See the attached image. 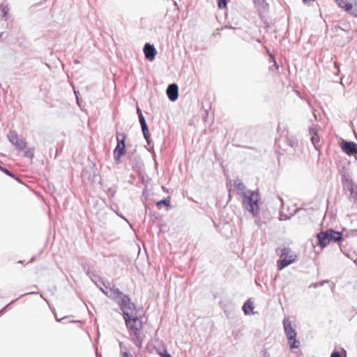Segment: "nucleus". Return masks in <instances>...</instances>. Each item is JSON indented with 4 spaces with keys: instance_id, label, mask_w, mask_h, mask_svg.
Here are the masks:
<instances>
[{
    "instance_id": "obj_1",
    "label": "nucleus",
    "mask_w": 357,
    "mask_h": 357,
    "mask_svg": "<svg viewBox=\"0 0 357 357\" xmlns=\"http://www.w3.org/2000/svg\"><path fill=\"white\" fill-rule=\"evenodd\" d=\"M120 310L122 311V315L125 321V324L129 323L130 321L137 322L139 317L137 315L136 305L131 301V298L128 294H125L118 301Z\"/></svg>"
},
{
    "instance_id": "obj_2",
    "label": "nucleus",
    "mask_w": 357,
    "mask_h": 357,
    "mask_svg": "<svg viewBox=\"0 0 357 357\" xmlns=\"http://www.w3.org/2000/svg\"><path fill=\"white\" fill-rule=\"evenodd\" d=\"M318 245L321 248L327 246L331 242H340L342 240V235L340 232L333 229L323 231L317 235Z\"/></svg>"
},
{
    "instance_id": "obj_3",
    "label": "nucleus",
    "mask_w": 357,
    "mask_h": 357,
    "mask_svg": "<svg viewBox=\"0 0 357 357\" xmlns=\"http://www.w3.org/2000/svg\"><path fill=\"white\" fill-rule=\"evenodd\" d=\"M277 252H280V259L277 261V267L280 271L295 262L297 259L296 255L288 248L284 247Z\"/></svg>"
},
{
    "instance_id": "obj_4",
    "label": "nucleus",
    "mask_w": 357,
    "mask_h": 357,
    "mask_svg": "<svg viewBox=\"0 0 357 357\" xmlns=\"http://www.w3.org/2000/svg\"><path fill=\"white\" fill-rule=\"evenodd\" d=\"M116 146L113 151V157L116 164H119L121 158L126 153L127 135L125 132H116Z\"/></svg>"
},
{
    "instance_id": "obj_5",
    "label": "nucleus",
    "mask_w": 357,
    "mask_h": 357,
    "mask_svg": "<svg viewBox=\"0 0 357 357\" xmlns=\"http://www.w3.org/2000/svg\"><path fill=\"white\" fill-rule=\"evenodd\" d=\"M126 328L129 331L131 341L139 348H141L143 343V338L141 337V330L142 328V323L141 321L134 322L129 321L126 324Z\"/></svg>"
},
{
    "instance_id": "obj_6",
    "label": "nucleus",
    "mask_w": 357,
    "mask_h": 357,
    "mask_svg": "<svg viewBox=\"0 0 357 357\" xmlns=\"http://www.w3.org/2000/svg\"><path fill=\"white\" fill-rule=\"evenodd\" d=\"M243 196V206L253 215L258 213L259 194L255 191H248Z\"/></svg>"
},
{
    "instance_id": "obj_7",
    "label": "nucleus",
    "mask_w": 357,
    "mask_h": 357,
    "mask_svg": "<svg viewBox=\"0 0 357 357\" xmlns=\"http://www.w3.org/2000/svg\"><path fill=\"white\" fill-rule=\"evenodd\" d=\"M284 332L287 335L288 343L291 349H296L299 347V342L296 340V333L293 328L290 321H284Z\"/></svg>"
},
{
    "instance_id": "obj_8",
    "label": "nucleus",
    "mask_w": 357,
    "mask_h": 357,
    "mask_svg": "<svg viewBox=\"0 0 357 357\" xmlns=\"http://www.w3.org/2000/svg\"><path fill=\"white\" fill-rule=\"evenodd\" d=\"M8 141L15 147L17 151H24L27 143L24 141L18 135L17 131L10 130L7 135Z\"/></svg>"
},
{
    "instance_id": "obj_9",
    "label": "nucleus",
    "mask_w": 357,
    "mask_h": 357,
    "mask_svg": "<svg viewBox=\"0 0 357 357\" xmlns=\"http://www.w3.org/2000/svg\"><path fill=\"white\" fill-rule=\"evenodd\" d=\"M335 1L345 11L357 17V0H335Z\"/></svg>"
},
{
    "instance_id": "obj_10",
    "label": "nucleus",
    "mask_w": 357,
    "mask_h": 357,
    "mask_svg": "<svg viewBox=\"0 0 357 357\" xmlns=\"http://www.w3.org/2000/svg\"><path fill=\"white\" fill-rule=\"evenodd\" d=\"M144 54L146 60L152 61L155 59L157 50L153 45L146 43L143 48Z\"/></svg>"
},
{
    "instance_id": "obj_11",
    "label": "nucleus",
    "mask_w": 357,
    "mask_h": 357,
    "mask_svg": "<svg viewBox=\"0 0 357 357\" xmlns=\"http://www.w3.org/2000/svg\"><path fill=\"white\" fill-rule=\"evenodd\" d=\"M166 93L170 101H176L178 98V85L176 83L169 84L166 90Z\"/></svg>"
},
{
    "instance_id": "obj_12",
    "label": "nucleus",
    "mask_w": 357,
    "mask_h": 357,
    "mask_svg": "<svg viewBox=\"0 0 357 357\" xmlns=\"http://www.w3.org/2000/svg\"><path fill=\"white\" fill-rule=\"evenodd\" d=\"M132 169L136 172H139L144 168V163L139 155H135L129 158Z\"/></svg>"
},
{
    "instance_id": "obj_13",
    "label": "nucleus",
    "mask_w": 357,
    "mask_h": 357,
    "mask_svg": "<svg viewBox=\"0 0 357 357\" xmlns=\"http://www.w3.org/2000/svg\"><path fill=\"white\" fill-rule=\"evenodd\" d=\"M123 295V292L120 291V289L116 287L115 285H113L112 287L109 289L107 296L114 301H116L117 299H119V301Z\"/></svg>"
},
{
    "instance_id": "obj_14",
    "label": "nucleus",
    "mask_w": 357,
    "mask_h": 357,
    "mask_svg": "<svg viewBox=\"0 0 357 357\" xmlns=\"http://www.w3.org/2000/svg\"><path fill=\"white\" fill-rule=\"evenodd\" d=\"M342 149L344 153L349 155L357 154V144L351 142H345L342 144Z\"/></svg>"
},
{
    "instance_id": "obj_15",
    "label": "nucleus",
    "mask_w": 357,
    "mask_h": 357,
    "mask_svg": "<svg viewBox=\"0 0 357 357\" xmlns=\"http://www.w3.org/2000/svg\"><path fill=\"white\" fill-rule=\"evenodd\" d=\"M0 10L1 12V17L4 20H7L10 8L8 2L6 0L0 3Z\"/></svg>"
},
{
    "instance_id": "obj_16",
    "label": "nucleus",
    "mask_w": 357,
    "mask_h": 357,
    "mask_svg": "<svg viewBox=\"0 0 357 357\" xmlns=\"http://www.w3.org/2000/svg\"><path fill=\"white\" fill-rule=\"evenodd\" d=\"M234 188L237 190L238 193L244 195L248 190H246L245 185L240 181H235Z\"/></svg>"
},
{
    "instance_id": "obj_17",
    "label": "nucleus",
    "mask_w": 357,
    "mask_h": 357,
    "mask_svg": "<svg viewBox=\"0 0 357 357\" xmlns=\"http://www.w3.org/2000/svg\"><path fill=\"white\" fill-rule=\"evenodd\" d=\"M170 201H171V197L167 196V197L158 201L155 203V205L158 209H160L162 208V205H164L165 206H166L168 208L171 207V202Z\"/></svg>"
},
{
    "instance_id": "obj_18",
    "label": "nucleus",
    "mask_w": 357,
    "mask_h": 357,
    "mask_svg": "<svg viewBox=\"0 0 357 357\" xmlns=\"http://www.w3.org/2000/svg\"><path fill=\"white\" fill-rule=\"evenodd\" d=\"M243 310L245 314H250L253 313L254 310V303L250 300L247 301L243 306Z\"/></svg>"
},
{
    "instance_id": "obj_19",
    "label": "nucleus",
    "mask_w": 357,
    "mask_h": 357,
    "mask_svg": "<svg viewBox=\"0 0 357 357\" xmlns=\"http://www.w3.org/2000/svg\"><path fill=\"white\" fill-rule=\"evenodd\" d=\"M310 134H311V141L312 144H314L316 149H319V137L318 134L314 130H310Z\"/></svg>"
},
{
    "instance_id": "obj_20",
    "label": "nucleus",
    "mask_w": 357,
    "mask_h": 357,
    "mask_svg": "<svg viewBox=\"0 0 357 357\" xmlns=\"http://www.w3.org/2000/svg\"><path fill=\"white\" fill-rule=\"evenodd\" d=\"M269 62L272 63V66H269V69L273 71H277L279 69V66L275 59V57L273 54H269Z\"/></svg>"
},
{
    "instance_id": "obj_21",
    "label": "nucleus",
    "mask_w": 357,
    "mask_h": 357,
    "mask_svg": "<svg viewBox=\"0 0 357 357\" xmlns=\"http://www.w3.org/2000/svg\"><path fill=\"white\" fill-rule=\"evenodd\" d=\"M23 151V156L25 158H28L30 160H33L34 158V147L29 148L26 150H24Z\"/></svg>"
},
{
    "instance_id": "obj_22",
    "label": "nucleus",
    "mask_w": 357,
    "mask_h": 357,
    "mask_svg": "<svg viewBox=\"0 0 357 357\" xmlns=\"http://www.w3.org/2000/svg\"><path fill=\"white\" fill-rule=\"evenodd\" d=\"M0 171L3 172L6 175L9 176L10 177L13 178L16 181H19V179H20L17 176H16L15 174H13L12 172H10V170H8L7 168H6L4 167H2V168L0 169Z\"/></svg>"
},
{
    "instance_id": "obj_23",
    "label": "nucleus",
    "mask_w": 357,
    "mask_h": 357,
    "mask_svg": "<svg viewBox=\"0 0 357 357\" xmlns=\"http://www.w3.org/2000/svg\"><path fill=\"white\" fill-rule=\"evenodd\" d=\"M218 215H219L218 222H217V220H213V222L214 226L216 228L217 231L219 232H221V231H222V227H221L222 214H221V211H218Z\"/></svg>"
},
{
    "instance_id": "obj_24",
    "label": "nucleus",
    "mask_w": 357,
    "mask_h": 357,
    "mask_svg": "<svg viewBox=\"0 0 357 357\" xmlns=\"http://www.w3.org/2000/svg\"><path fill=\"white\" fill-rule=\"evenodd\" d=\"M116 188H114V187L109 188L106 191L107 195L109 197H114L116 195Z\"/></svg>"
},
{
    "instance_id": "obj_25",
    "label": "nucleus",
    "mask_w": 357,
    "mask_h": 357,
    "mask_svg": "<svg viewBox=\"0 0 357 357\" xmlns=\"http://www.w3.org/2000/svg\"><path fill=\"white\" fill-rule=\"evenodd\" d=\"M140 126H141L142 134L149 132L147 123H144V124L143 123V125H140Z\"/></svg>"
},
{
    "instance_id": "obj_26",
    "label": "nucleus",
    "mask_w": 357,
    "mask_h": 357,
    "mask_svg": "<svg viewBox=\"0 0 357 357\" xmlns=\"http://www.w3.org/2000/svg\"><path fill=\"white\" fill-rule=\"evenodd\" d=\"M23 295L20 296L19 298H16V299H14L12 301H10V303H8V305H6L5 307H3L1 310H0V314L3 313V312L8 307V305H10V304H13L17 300H18L20 297H22Z\"/></svg>"
},
{
    "instance_id": "obj_27",
    "label": "nucleus",
    "mask_w": 357,
    "mask_h": 357,
    "mask_svg": "<svg viewBox=\"0 0 357 357\" xmlns=\"http://www.w3.org/2000/svg\"><path fill=\"white\" fill-rule=\"evenodd\" d=\"M160 357H173L167 349H165L162 352L160 353Z\"/></svg>"
},
{
    "instance_id": "obj_28",
    "label": "nucleus",
    "mask_w": 357,
    "mask_h": 357,
    "mask_svg": "<svg viewBox=\"0 0 357 357\" xmlns=\"http://www.w3.org/2000/svg\"><path fill=\"white\" fill-rule=\"evenodd\" d=\"M139 118V122L140 123V125H143V123H146V119H145V117L144 116L143 114H141L138 116Z\"/></svg>"
},
{
    "instance_id": "obj_29",
    "label": "nucleus",
    "mask_w": 357,
    "mask_h": 357,
    "mask_svg": "<svg viewBox=\"0 0 357 357\" xmlns=\"http://www.w3.org/2000/svg\"><path fill=\"white\" fill-rule=\"evenodd\" d=\"M100 282L101 284L103 285L106 289L110 288L109 282H105L102 279H100Z\"/></svg>"
},
{
    "instance_id": "obj_30",
    "label": "nucleus",
    "mask_w": 357,
    "mask_h": 357,
    "mask_svg": "<svg viewBox=\"0 0 357 357\" xmlns=\"http://www.w3.org/2000/svg\"><path fill=\"white\" fill-rule=\"evenodd\" d=\"M144 206H145V211L146 213L148 214L149 216H152V213L151 211L150 208L144 202Z\"/></svg>"
},
{
    "instance_id": "obj_31",
    "label": "nucleus",
    "mask_w": 357,
    "mask_h": 357,
    "mask_svg": "<svg viewBox=\"0 0 357 357\" xmlns=\"http://www.w3.org/2000/svg\"><path fill=\"white\" fill-rule=\"evenodd\" d=\"M222 30H223V26H221L220 28H217L216 29V32H215L213 33L214 36H216L217 35H218L220 37V36H221L220 31Z\"/></svg>"
},
{
    "instance_id": "obj_32",
    "label": "nucleus",
    "mask_w": 357,
    "mask_h": 357,
    "mask_svg": "<svg viewBox=\"0 0 357 357\" xmlns=\"http://www.w3.org/2000/svg\"><path fill=\"white\" fill-rule=\"evenodd\" d=\"M219 9H223V0H217Z\"/></svg>"
},
{
    "instance_id": "obj_33",
    "label": "nucleus",
    "mask_w": 357,
    "mask_h": 357,
    "mask_svg": "<svg viewBox=\"0 0 357 357\" xmlns=\"http://www.w3.org/2000/svg\"><path fill=\"white\" fill-rule=\"evenodd\" d=\"M143 136H144L145 140H150V139H151V134L149 132H146V133H144Z\"/></svg>"
},
{
    "instance_id": "obj_34",
    "label": "nucleus",
    "mask_w": 357,
    "mask_h": 357,
    "mask_svg": "<svg viewBox=\"0 0 357 357\" xmlns=\"http://www.w3.org/2000/svg\"><path fill=\"white\" fill-rule=\"evenodd\" d=\"M331 357H341V356L338 351H334L332 353Z\"/></svg>"
},
{
    "instance_id": "obj_35",
    "label": "nucleus",
    "mask_w": 357,
    "mask_h": 357,
    "mask_svg": "<svg viewBox=\"0 0 357 357\" xmlns=\"http://www.w3.org/2000/svg\"><path fill=\"white\" fill-rule=\"evenodd\" d=\"M122 357H129L130 354L127 351H124L121 352Z\"/></svg>"
},
{
    "instance_id": "obj_36",
    "label": "nucleus",
    "mask_w": 357,
    "mask_h": 357,
    "mask_svg": "<svg viewBox=\"0 0 357 357\" xmlns=\"http://www.w3.org/2000/svg\"><path fill=\"white\" fill-rule=\"evenodd\" d=\"M99 289L100 290L101 292H102L105 296H107V294H108V291L103 289L102 287H99Z\"/></svg>"
},
{
    "instance_id": "obj_37",
    "label": "nucleus",
    "mask_w": 357,
    "mask_h": 357,
    "mask_svg": "<svg viewBox=\"0 0 357 357\" xmlns=\"http://www.w3.org/2000/svg\"><path fill=\"white\" fill-rule=\"evenodd\" d=\"M119 347L121 350L125 349V351H127V348L123 345V343L121 342H119Z\"/></svg>"
},
{
    "instance_id": "obj_38",
    "label": "nucleus",
    "mask_w": 357,
    "mask_h": 357,
    "mask_svg": "<svg viewBox=\"0 0 357 357\" xmlns=\"http://www.w3.org/2000/svg\"><path fill=\"white\" fill-rule=\"evenodd\" d=\"M137 113L138 116H139V115H141V114H142V110L140 109V108H139V107H137Z\"/></svg>"
},
{
    "instance_id": "obj_39",
    "label": "nucleus",
    "mask_w": 357,
    "mask_h": 357,
    "mask_svg": "<svg viewBox=\"0 0 357 357\" xmlns=\"http://www.w3.org/2000/svg\"><path fill=\"white\" fill-rule=\"evenodd\" d=\"M115 213L117 214L118 216H119V217L122 218L123 219L126 220V221H128L127 219L125 217H123L122 215L119 214L116 211H115Z\"/></svg>"
},
{
    "instance_id": "obj_40",
    "label": "nucleus",
    "mask_w": 357,
    "mask_h": 357,
    "mask_svg": "<svg viewBox=\"0 0 357 357\" xmlns=\"http://www.w3.org/2000/svg\"><path fill=\"white\" fill-rule=\"evenodd\" d=\"M145 196H146V190L144 189L143 192H142V197H145Z\"/></svg>"
},
{
    "instance_id": "obj_41",
    "label": "nucleus",
    "mask_w": 357,
    "mask_h": 357,
    "mask_svg": "<svg viewBox=\"0 0 357 357\" xmlns=\"http://www.w3.org/2000/svg\"><path fill=\"white\" fill-rule=\"evenodd\" d=\"M146 142L148 145H150L152 143L151 139H150V140H146Z\"/></svg>"
},
{
    "instance_id": "obj_42",
    "label": "nucleus",
    "mask_w": 357,
    "mask_h": 357,
    "mask_svg": "<svg viewBox=\"0 0 357 357\" xmlns=\"http://www.w3.org/2000/svg\"><path fill=\"white\" fill-rule=\"evenodd\" d=\"M37 294V292L32 291V292H30V293L25 294L24 295H26V294Z\"/></svg>"
},
{
    "instance_id": "obj_43",
    "label": "nucleus",
    "mask_w": 357,
    "mask_h": 357,
    "mask_svg": "<svg viewBox=\"0 0 357 357\" xmlns=\"http://www.w3.org/2000/svg\"><path fill=\"white\" fill-rule=\"evenodd\" d=\"M215 18H216L217 21H218L219 23H220V20L219 17H218V15H215Z\"/></svg>"
},
{
    "instance_id": "obj_44",
    "label": "nucleus",
    "mask_w": 357,
    "mask_h": 357,
    "mask_svg": "<svg viewBox=\"0 0 357 357\" xmlns=\"http://www.w3.org/2000/svg\"><path fill=\"white\" fill-rule=\"evenodd\" d=\"M35 259H36V257H33L30 259V262H33Z\"/></svg>"
},
{
    "instance_id": "obj_45",
    "label": "nucleus",
    "mask_w": 357,
    "mask_h": 357,
    "mask_svg": "<svg viewBox=\"0 0 357 357\" xmlns=\"http://www.w3.org/2000/svg\"><path fill=\"white\" fill-rule=\"evenodd\" d=\"M218 294H213V298H218Z\"/></svg>"
},
{
    "instance_id": "obj_46",
    "label": "nucleus",
    "mask_w": 357,
    "mask_h": 357,
    "mask_svg": "<svg viewBox=\"0 0 357 357\" xmlns=\"http://www.w3.org/2000/svg\"><path fill=\"white\" fill-rule=\"evenodd\" d=\"M220 201H218V202H216V206H217V207H218V205H220Z\"/></svg>"
},
{
    "instance_id": "obj_47",
    "label": "nucleus",
    "mask_w": 357,
    "mask_h": 357,
    "mask_svg": "<svg viewBox=\"0 0 357 357\" xmlns=\"http://www.w3.org/2000/svg\"><path fill=\"white\" fill-rule=\"evenodd\" d=\"M86 273L88 275H89V274H90V271H89V270H87V271H86Z\"/></svg>"
},
{
    "instance_id": "obj_48",
    "label": "nucleus",
    "mask_w": 357,
    "mask_h": 357,
    "mask_svg": "<svg viewBox=\"0 0 357 357\" xmlns=\"http://www.w3.org/2000/svg\"><path fill=\"white\" fill-rule=\"evenodd\" d=\"M220 165L221 167H223V162H220Z\"/></svg>"
},
{
    "instance_id": "obj_49",
    "label": "nucleus",
    "mask_w": 357,
    "mask_h": 357,
    "mask_svg": "<svg viewBox=\"0 0 357 357\" xmlns=\"http://www.w3.org/2000/svg\"><path fill=\"white\" fill-rule=\"evenodd\" d=\"M227 188H229V187H231V184H229V183H227Z\"/></svg>"
},
{
    "instance_id": "obj_50",
    "label": "nucleus",
    "mask_w": 357,
    "mask_h": 357,
    "mask_svg": "<svg viewBox=\"0 0 357 357\" xmlns=\"http://www.w3.org/2000/svg\"><path fill=\"white\" fill-rule=\"evenodd\" d=\"M64 319V318H62V319H57V318H56V321H61L62 319Z\"/></svg>"
},
{
    "instance_id": "obj_51",
    "label": "nucleus",
    "mask_w": 357,
    "mask_h": 357,
    "mask_svg": "<svg viewBox=\"0 0 357 357\" xmlns=\"http://www.w3.org/2000/svg\"><path fill=\"white\" fill-rule=\"evenodd\" d=\"M224 4H225V7L226 4H227L226 0H225Z\"/></svg>"
},
{
    "instance_id": "obj_52",
    "label": "nucleus",
    "mask_w": 357,
    "mask_h": 357,
    "mask_svg": "<svg viewBox=\"0 0 357 357\" xmlns=\"http://www.w3.org/2000/svg\"><path fill=\"white\" fill-rule=\"evenodd\" d=\"M3 32L0 33V38L2 36Z\"/></svg>"
},
{
    "instance_id": "obj_53",
    "label": "nucleus",
    "mask_w": 357,
    "mask_h": 357,
    "mask_svg": "<svg viewBox=\"0 0 357 357\" xmlns=\"http://www.w3.org/2000/svg\"><path fill=\"white\" fill-rule=\"evenodd\" d=\"M94 283L96 284V285L97 287H98V283H97L96 282H94Z\"/></svg>"
},
{
    "instance_id": "obj_54",
    "label": "nucleus",
    "mask_w": 357,
    "mask_h": 357,
    "mask_svg": "<svg viewBox=\"0 0 357 357\" xmlns=\"http://www.w3.org/2000/svg\"><path fill=\"white\" fill-rule=\"evenodd\" d=\"M219 304H220V305H221V304H222V301H221V300L219 301Z\"/></svg>"
},
{
    "instance_id": "obj_55",
    "label": "nucleus",
    "mask_w": 357,
    "mask_h": 357,
    "mask_svg": "<svg viewBox=\"0 0 357 357\" xmlns=\"http://www.w3.org/2000/svg\"><path fill=\"white\" fill-rule=\"evenodd\" d=\"M163 190H166V188L165 187H162Z\"/></svg>"
},
{
    "instance_id": "obj_56",
    "label": "nucleus",
    "mask_w": 357,
    "mask_h": 357,
    "mask_svg": "<svg viewBox=\"0 0 357 357\" xmlns=\"http://www.w3.org/2000/svg\"><path fill=\"white\" fill-rule=\"evenodd\" d=\"M1 168H2V166L0 165V169H1Z\"/></svg>"
}]
</instances>
